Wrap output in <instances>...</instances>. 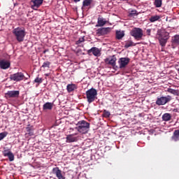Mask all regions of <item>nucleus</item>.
<instances>
[{"label": "nucleus", "mask_w": 179, "mask_h": 179, "mask_svg": "<svg viewBox=\"0 0 179 179\" xmlns=\"http://www.w3.org/2000/svg\"><path fill=\"white\" fill-rule=\"evenodd\" d=\"M46 52H47V50H44L43 51V54H45Z\"/></svg>", "instance_id": "41"}, {"label": "nucleus", "mask_w": 179, "mask_h": 179, "mask_svg": "<svg viewBox=\"0 0 179 179\" xmlns=\"http://www.w3.org/2000/svg\"><path fill=\"white\" fill-rule=\"evenodd\" d=\"M3 155L5 157H8L9 162H13L15 160V155L12 152L8 151V150L3 151Z\"/></svg>", "instance_id": "15"}, {"label": "nucleus", "mask_w": 179, "mask_h": 179, "mask_svg": "<svg viewBox=\"0 0 179 179\" xmlns=\"http://www.w3.org/2000/svg\"><path fill=\"white\" fill-rule=\"evenodd\" d=\"M120 1H125V0H120Z\"/></svg>", "instance_id": "44"}, {"label": "nucleus", "mask_w": 179, "mask_h": 179, "mask_svg": "<svg viewBox=\"0 0 179 179\" xmlns=\"http://www.w3.org/2000/svg\"><path fill=\"white\" fill-rule=\"evenodd\" d=\"M162 120L164 121H170L171 120V115L170 113H165L162 115Z\"/></svg>", "instance_id": "26"}, {"label": "nucleus", "mask_w": 179, "mask_h": 179, "mask_svg": "<svg viewBox=\"0 0 179 179\" xmlns=\"http://www.w3.org/2000/svg\"><path fill=\"white\" fill-rule=\"evenodd\" d=\"M163 3L162 0H155L154 5L155 8H162V5Z\"/></svg>", "instance_id": "27"}, {"label": "nucleus", "mask_w": 179, "mask_h": 179, "mask_svg": "<svg viewBox=\"0 0 179 179\" xmlns=\"http://www.w3.org/2000/svg\"><path fill=\"white\" fill-rule=\"evenodd\" d=\"M105 64L107 65H111L112 66H115V62H117V58L115 56H113L110 59L106 58L104 59Z\"/></svg>", "instance_id": "13"}, {"label": "nucleus", "mask_w": 179, "mask_h": 179, "mask_svg": "<svg viewBox=\"0 0 179 179\" xmlns=\"http://www.w3.org/2000/svg\"><path fill=\"white\" fill-rule=\"evenodd\" d=\"M87 101L89 104L93 103L95 100H97V90L94 88H91L85 92Z\"/></svg>", "instance_id": "4"}, {"label": "nucleus", "mask_w": 179, "mask_h": 179, "mask_svg": "<svg viewBox=\"0 0 179 179\" xmlns=\"http://www.w3.org/2000/svg\"><path fill=\"white\" fill-rule=\"evenodd\" d=\"M115 36L117 40H122V38L125 36V31L121 30L116 31Z\"/></svg>", "instance_id": "20"}, {"label": "nucleus", "mask_w": 179, "mask_h": 179, "mask_svg": "<svg viewBox=\"0 0 179 179\" xmlns=\"http://www.w3.org/2000/svg\"><path fill=\"white\" fill-rule=\"evenodd\" d=\"M34 83H38V85H40V83H43V78L37 77L35 78Z\"/></svg>", "instance_id": "34"}, {"label": "nucleus", "mask_w": 179, "mask_h": 179, "mask_svg": "<svg viewBox=\"0 0 179 179\" xmlns=\"http://www.w3.org/2000/svg\"><path fill=\"white\" fill-rule=\"evenodd\" d=\"M77 127H75V129L80 134H87L89 132V129L90 128V123L87 122L86 120H81L77 123Z\"/></svg>", "instance_id": "3"}, {"label": "nucleus", "mask_w": 179, "mask_h": 179, "mask_svg": "<svg viewBox=\"0 0 179 179\" xmlns=\"http://www.w3.org/2000/svg\"><path fill=\"white\" fill-rule=\"evenodd\" d=\"M147 33L148 36H150V29H147Z\"/></svg>", "instance_id": "38"}, {"label": "nucleus", "mask_w": 179, "mask_h": 179, "mask_svg": "<svg viewBox=\"0 0 179 179\" xmlns=\"http://www.w3.org/2000/svg\"><path fill=\"white\" fill-rule=\"evenodd\" d=\"M130 35L134 37L135 40H141L143 37V30L141 28L134 27L131 30Z\"/></svg>", "instance_id": "5"}, {"label": "nucleus", "mask_w": 179, "mask_h": 179, "mask_svg": "<svg viewBox=\"0 0 179 179\" xmlns=\"http://www.w3.org/2000/svg\"><path fill=\"white\" fill-rule=\"evenodd\" d=\"M52 173L53 174L56 175V177L58 179H65L64 176H62V171L59 169V167L53 168Z\"/></svg>", "instance_id": "12"}, {"label": "nucleus", "mask_w": 179, "mask_h": 179, "mask_svg": "<svg viewBox=\"0 0 179 179\" xmlns=\"http://www.w3.org/2000/svg\"><path fill=\"white\" fill-rule=\"evenodd\" d=\"M13 34L18 43H23L26 37V29L18 27L13 30Z\"/></svg>", "instance_id": "2"}, {"label": "nucleus", "mask_w": 179, "mask_h": 179, "mask_svg": "<svg viewBox=\"0 0 179 179\" xmlns=\"http://www.w3.org/2000/svg\"><path fill=\"white\" fill-rule=\"evenodd\" d=\"M138 11L136 10H133L129 13V17H134V16H138Z\"/></svg>", "instance_id": "28"}, {"label": "nucleus", "mask_w": 179, "mask_h": 179, "mask_svg": "<svg viewBox=\"0 0 179 179\" xmlns=\"http://www.w3.org/2000/svg\"><path fill=\"white\" fill-rule=\"evenodd\" d=\"M76 89H78V85L76 84H69L66 86L68 93H72V92H74V90H76Z\"/></svg>", "instance_id": "19"}, {"label": "nucleus", "mask_w": 179, "mask_h": 179, "mask_svg": "<svg viewBox=\"0 0 179 179\" xmlns=\"http://www.w3.org/2000/svg\"><path fill=\"white\" fill-rule=\"evenodd\" d=\"M169 34L164 29H159L157 32V38L159 42V45L164 48L166 47V44H167V41L169 38Z\"/></svg>", "instance_id": "1"}, {"label": "nucleus", "mask_w": 179, "mask_h": 179, "mask_svg": "<svg viewBox=\"0 0 179 179\" xmlns=\"http://www.w3.org/2000/svg\"><path fill=\"white\" fill-rule=\"evenodd\" d=\"M10 67V62L8 60H1L0 61V68L1 69H8Z\"/></svg>", "instance_id": "16"}, {"label": "nucleus", "mask_w": 179, "mask_h": 179, "mask_svg": "<svg viewBox=\"0 0 179 179\" xmlns=\"http://www.w3.org/2000/svg\"><path fill=\"white\" fill-rule=\"evenodd\" d=\"M24 74L22 72L10 75V80H13L14 82H22V80H24Z\"/></svg>", "instance_id": "7"}, {"label": "nucleus", "mask_w": 179, "mask_h": 179, "mask_svg": "<svg viewBox=\"0 0 179 179\" xmlns=\"http://www.w3.org/2000/svg\"><path fill=\"white\" fill-rule=\"evenodd\" d=\"M171 96L170 95L157 97L155 104H157V106H164L167 104V103H170V101H171Z\"/></svg>", "instance_id": "6"}, {"label": "nucleus", "mask_w": 179, "mask_h": 179, "mask_svg": "<svg viewBox=\"0 0 179 179\" xmlns=\"http://www.w3.org/2000/svg\"><path fill=\"white\" fill-rule=\"evenodd\" d=\"M136 45V44L134 43L132 41H127L125 43L124 48H129V47H134Z\"/></svg>", "instance_id": "25"}, {"label": "nucleus", "mask_w": 179, "mask_h": 179, "mask_svg": "<svg viewBox=\"0 0 179 179\" xmlns=\"http://www.w3.org/2000/svg\"><path fill=\"white\" fill-rule=\"evenodd\" d=\"M88 55H94V57H100L101 55V52L99 48L93 47L91 49L87 50Z\"/></svg>", "instance_id": "9"}, {"label": "nucleus", "mask_w": 179, "mask_h": 179, "mask_svg": "<svg viewBox=\"0 0 179 179\" xmlns=\"http://www.w3.org/2000/svg\"><path fill=\"white\" fill-rule=\"evenodd\" d=\"M172 44L174 45H179V35H175L172 37Z\"/></svg>", "instance_id": "23"}, {"label": "nucleus", "mask_w": 179, "mask_h": 179, "mask_svg": "<svg viewBox=\"0 0 179 179\" xmlns=\"http://www.w3.org/2000/svg\"><path fill=\"white\" fill-rule=\"evenodd\" d=\"M75 135H78V134L75 133L73 134L67 135V136L66 138V142L67 143H71L72 142H76L78 141V138L74 137Z\"/></svg>", "instance_id": "14"}, {"label": "nucleus", "mask_w": 179, "mask_h": 179, "mask_svg": "<svg viewBox=\"0 0 179 179\" xmlns=\"http://www.w3.org/2000/svg\"><path fill=\"white\" fill-rule=\"evenodd\" d=\"M27 134L29 135V136H33L34 135V133L33 132V130L30 129V127L27 128Z\"/></svg>", "instance_id": "33"}, {"label": "nucleus", "mask_w": 179, "mask_h": 179, "mask_svg": "<svg viewBox=\"0 0 179 179\" xmlns=\"http://www.w3.org/2000/svg\"><path fill=\"white\" fill-rule=\"evenodd\" d=\"M92 3H93V0H83L82 9H85V8L90 6Z\"/></svg>", "instance_id": "22"}, {"label": "nucleus", "mask_w": 179, "mask_h": 179, "mask_svg": "<svg viewBox=\"0 0 179 179\" xmlns=\"http://www.w3.org/2000/svg\"><path fill=\"white\" fill-rule=\"evenodd\" d=\"M168 92H169V93H171V94H175V95L178 94V90H177L169 89Z\"/></svg>", "instance_id": "31"}, {"label": "nucleus", "mask_w": 179, "mask_h": 179, "mask_svg": "<svg viewBox=\"0 0 179 179\" xmlns=\"http://www.w3.org/2000/svg\"><path fill=\"white\" fill-rule=\"evenodd\" d=\"M173 135L176 136H179V130H175L173 132Z\"/></svg>", "instance_id": "37"}, {"label": "nucleus", "mask_w": 179, "mask_h": 179, "mask_svg": "<svg viewBox=\"0 0 179 179\" xmlns=\"http://www.w3.org/2000/svg\"><path fill=\"white\" fill-rule=\"evenodd\" d=\"M131 59L129 57H121L118 60L119 68L120 69H124L126 68L128 64H129Z\"/></svg>", "instance_id": "8"}, {"label": "nucleus", "mask_w": 179, "mask_h": 179, "mask_svg": "<svg viewBox=\"0 0 179 179\" xmlns=\"http://www.w3.org/2000/svg\"><path fill=\"white\" fill-rule=\"evenodd\" d=\"M79 179H80V178H79Z\"/></svg>", "instance_id": "45"}, {"label": "nucleus", "mask_w": 179, "mask_h": 179, "mask_svg": "<svg viewBox=\"0 0 179 179\" xmlns=\"http://www.w3.org/2000/svg\"><path fill=\"white\" fill-rule=\"evenodd\" d=\"M73 1H74V2L76 3V2H80V0H73Z\"/></svg>", "instance_id": "39"}, {"label": "nucleus", "mask_w": 179, "mask_h": 179, "mask_svg": "<svg viewBox=\"0 0 179 179\" xmlns=\"http://www.w3.org/2000/svg\"><path fill=\"white\" fill-rule=\"evenodd\" d=\"M85 41V36H83L81 38H79V40H78L76 42V44H81V43H84Z\"/></svg>", "instance_id": "35"}, {"label": "nucleus", "mask_w": 179, "mask_h": 179, "mask_svg": "<svg viewBox=\"0 0 179 179\" xmlns=\"http://www.w3.org/2000/svg\"><path fill=\"white\" fill-rule=\"evenodd\" d=\"M19 94H20V92L18 90L8 91L7 93H6V96H7V97H9L10 99H15L16 97H19Z\"/></svg>", "instance_id": "11"}, {"label": "nucleus", "mask_w": 179, "mask_h": 179, "mask_svg": "<svg viewBox=\"0 0 179 179\" xmlns=\"http://www.w3.org/2000/svg\"><path fill=\"white\" fill-rule=\"evenodd\" d=\"M8 136V132L3 131L0 133V141H2V139L6 138Z\"/></svg>", "instance_id": "30"}, {"label": "nucleus", "mask_w": 179, "mask_h": 179, "mask_svg": "<svg viewBox=\"0 0 179 179\" xmlns=\"http://www.w3.org/2000/svg\"><path fill=\"white\" fill-rule=\"evenodd\" d=\"M44 1V0H31V2L33 3L32 5V8H40V6H41V5H43V2Z\"/></svg>", "instance_id": "17"}, {"label": "nucleus", "mask_w": 179, "mask_h": 179, "mask_svg": "<svg viewBox=\"0 0 179 179\" xmlns=\"http://www.w3.org/2000/svg\"><path fill=\"white\" fill-rule=\"evenodd\" d=\"M106 23H107V21L106 20V19L99 16L98 17V21H97V24L96 25V27H103V26L106 24Z\"/></svg>", "instance_id": "18"}, {"label": "nucleus", "mask_w": 179, "mask_h": 179, "mask_svg": "<svg viewBox=\"0 0 179 179\" xmlns=\"http://www.w3.org/2000/svg\"><path fill=\"white\" fill-rule=\"evenodd\" d=\"M111 31L110 27H106V28H99L96 30V35L97 36H106V34H108Z\"/></svg>", "instance_id": "10"}, {"label": "nucleus", "mask_w": 179, "mask_h": 179, "mask_svg": "<svg viewBox=\"0 0 179 179\" xmlns=\"http://www.w3.org/2000/svg\"><path fill=\"white\" fill-rule=\"evenodd\" d=\"M45 76H50V73L45 74Z\"/></svg>", "instance_id": "40"}, {"label": "nucleus", "mask_w": 179, "mask_h": 179, "mask_svg": "<svg viewBox=\"0 0 179 179\" xmlns=\"http://www.w3.org/2000/svg\"><path fill=\"white\" fill-rule=\"evenodd\" d=\"M50 65H51V62H45L42 65V68H50Z\"/></svg>", "instance_id": "32"}, {"label": "nucleus", "mask_w": 179, "mask_h": 179, "mask_svg": "<svg viewBox=\"0 0 179 179\" xmlns=\"http://www.w3.org/2000/svg\"><path fill=\"white\" fill-rule=\"evenodd\" d=\"M54 106V103L51 102H46L43 106V110H52V107Z\"/></svg>", "instance_id": "21"}, {"label": "nucleus", "mask_w": 179, "mask_h": 179, "mask_svg": "<svg viewBox=\"0 0 179 179\" xmlns=\"http://www.w3.org/2000/svg\"><path fill=\"white\" fill-rule=\"evenodd\" d=\"M70 129H71V131H73V129L71 128Z\"/></svg>", "instance_id": "43"}, {"label": "nucleus", "mask_w": 179, "mask_h": 179, "mask_svg": "<svg viewBox=\"0 0 179 179\" xmlns=\"http://www.w3.org/2000/svg\"><path fill=\"white\" fill-rule=\"evenodd\" d=\"M149 20L151 23H155V22H157V20H160V17L159 15H154V16H152L149 19Z\"/></svg>", "instance_id": "24"}, {"label": "nucleus", "mask_w": 179, "mask_h": 179, "mask_svg": "<svg viewBox=\"0 0 179 179\" xmlns=\"http://www.w3.org/2000/svg\"><path fill=\"white\" fill-rule=\"evenodd\" d=\"M110 115H111L110 111L103 110V116L105 117V118H109Z\"/></svg>", "instance_id": "29"}, {"label": "nucleus", "mask_w": 179, "mask_h": 179, "mask_svg": "<svg viewBox=\"0 0 179 179\" xmlns=\"http://www.w3.org/2000/svg\"><path fill=\"white\" fill-rule=\"evenodd\" d=\"M173 111H176V112H177V109H174V110H173Z\"/></svg>", "instance_id": "42"}, {"label": "nucleus", "mask_w": 179, "mask_h": 179, "mask_svg": "<svg viewBox=\"0 0 179 179\" xmlns=\"http://www.w3.org/2000/svg\"><path fill=\"white\" fill-rule=\"evenodd\" d=\"M172 140L175 142H177V141H179V136H175L174 134L172 136Z\"/></svg>", "instance_id": "36"}]
</instances>
